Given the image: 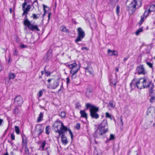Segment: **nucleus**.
Masks as SVG:
<instances>
[{
	"instance_id": "nucleus-1",
	"label": "nucleus",
	"mask_w": 155,
	"mask_h": 155,
	"mask_svg": "<svg viewBox=\"0 0 155 155\" xmlns=\"http://www.w3.org/2000/svg\"><path fill=\"white\" fill-rule=\"evenodd\" d=\"M136 80L134 78L130 84V86L131 88L136 87L140 89L142 88H147L149 87L152 81L147 78H141L138 80L136 81Z\"/></svg>"
},
{
	"instance_id": "nucleus-2",
	"label": "nucleus",
	"mask_w": 155,
	"mask_h": 155,
	"mask_svg": "<svg viewBox=\"0 0 155 155\" xmlns=\"http://www.w3.org/2000/svg\"><path fill=\"white\" fill-rule=\"evenodd\" d=\"M86 109H90V115L92 118L97 119L99 118V115L97 112L99 110V108L90 103H87L86 104Z\"/></svg>"
},
{
	"instance_id": "nucleus-3",
	"label": "nucleus",
	"mask_w": 155,
	"mask_h": 155,
	"mask_svg": "<svg viewBox=\"0 0 155 155\" xmlns=\"http://www.w3.org/2000/svg\"><path fill=\"white\" fill-rule=\"evenodd\" d=\"M126 10L131 14H133L136 10L137 2L136 0H127L126 2Z\"/></svg>"
},
{
	"instance_id": "nucleus-4",
	"label": "nucleus",
	"mask_w": 155,
	"mask_h": 155,
	"mask_svg": "<svg viewBox=\"0 0 155 155\" xmlns=\"http://www.w3.org/2000/svg\"><path fill=\"white\" fill-rule=\"evenodd\" d=\"M24 25L27 26L29 29L32 31H39L40 30L38 28V26L36 25H34L31 23V22L27 18V15L25 16L24 19Z\"/></svg>"
},
{
	"instance_id": "nucleus-5",
	"label": "nucleus",
	"mask_w": 155,
	"mask_h": 155,
	"mask_svg": "<svg viewBox=\"0 0 155 155\" xmlns=\"http://www.w3.org/2000/svg\"><path fill=\"white\" fill-rule=\"evenodd\" d=\"M34 3H31V5L29 3V1L28 0H25L24 2L22 4V10L23 12L22 14V15L27 14L30 11L31 6L32 5L33 8H34L33 5Z\"/></svg>"
},
{
	"instance_id": "nucleus-6",
	"label": "nucleus",
	"mask_w": 155,
	"mask_h": 155,
	"mask_svg": "<svg viewBox=\"0 0 155 155\" xmlns=\"http://www.w3.org/2000/svg\"><path fill=\"white\" fill-rule=\"evenodd\" d=\"M78 32V37L75 39V42L78 45V42L81 41L82 39L84 38L85 36V32L81 27H79L77 29Z\"/></svg>"
},
{
	"instance_id": "nucleus-7",
	"label": "nucleus",
	"mask_w": 155,
	"mask_h": 155,
	"mask_svg": "<svg viewBox=\"0 0 155 155\" xmlns=\"http://www.w3.org/2000/svg\"><path fill=\"white\" fill-rule=\"evenodd\" d=\"M98 127L106 132L108 131V125L107 119H105L102 121L101 123L99 125Z\"/></svg>"
},
{
	"instance_id": "nucleus-8",
	"label": "nucleus",
	"mask_w": 155,
	"mask_h": 155,
	"mask_svg": "<svg viewBox=\"0 0 155 155\" xmlns=\"http://www.w3.org/2000/svg\"><path fill=\"white\" fill-rule=\"evenodd\" d=\"M61 127H60V130H55V132L58 133L59 136L62 134H64L65 132L67 131L68 130L67 127L64 125L62 122H60Z\"/></svg>"
},
{
	"instance_id": "nucleus-9",
	"label": "nucleus",
	"mask_w": 155,
	"mask_h": 155,
	"mask_svg": "<svg viewBox=\"0 0 155 155\" xmlns=\"http://www.w3.org/2000/svg\"><path fill=\"white\" fill-rule=\"evenodd\" d=\"M23 102L22 98L20 95L16 96L15 98L14 103L16 107L21 106Z\"/></svg>"
},
{
	"instance_id": "nucleus-10",
	"label": "nucleus",
	"mask_w": 155,
	"mask_h": 155,
	"mask_svg": "<svg viewBox=\"0 0 155 155\" xmlns=\"http://www.w3.org/2000/svg\"><path fill=\"white\" fill-rule=\"evenodd\" d=\"M52 57V50L51 49H49L44 56L43 61L45 62H48L51 59Z\"/></svg>"
},
{
	"instance_id": "nucleus-11",
	"label": "nucleus",
	"mask_w": 155,
	"mask_h": 155,
	"mask_svg": "<svg viewBox=\"0 0 155 155\" xmlns=\"http://www.w3.org/2000/svg\"><path fill=\"white\" fill-rule=\"evenodd\" d=\"M64 64L66 66L68 67L69 68L71 69L70 71V73H71V71H73V72L77 71V73L79 70V68H77V64L75 62L68 65H67L66 63H64Z\"/></svg>"
},
{
	"instance_id": "nucleus-12",
	"label": "nucleus",
	"mask_w": 155,
	"mask_h": 155,
	"mask_svg": "<svg viewBox=\"0 0 155 155\" xmlns=\"http://www.w3.org/2000/svg\"><path fill=\"white\" fill-rule=\"evenodd\" d=\"M106 132L102 130H101L98 127L93 134V137L95 138H99L102 136L103 134Z\"/></svg>"
},
{
	"instance_id": "nucleus-13",
	"label": "nucleus",
	"mask_w": 155,
	"mask_h": 155,
	"mask_svg": "<svg viewBox=\"0 0 155 155\" xmlns=\"http://www.w3.org/2000/svg\"><path fill=\"white\" fill-rule=\"evenodd\" d=\"M136 71L137 73L139 75H145L146 73L143 65H140L137 66L136 68Z\"/></svg>"
},
{
	"instance_id": "nucleus-14",
	"label": "nucleus",
	"mask_w": 155,
	"mask_h": 155,
	"mask_svg": "<svg viewBox=\"0 0 155 155\" xmlns=\"http://www.w3.org/2000/svg\"><path fill=\"white\" fill-rule=\"evenodd\" d=\"M93 89L91 86H88L86 88V95L88 98H91L93 95Z\"/></svg>"
},
{
	"instance_id": "nucleus-15",
	"label": "nucleus",
	"mask_w": 155,
	"mask_h": 155,
	"mask_svg": "<svg viewBox=\"0 0 155 155\" xmlns=\"http://www.w3.org/2000/svg\"><path fill=\"white\" fill-rule=\"evenodd\" d=\"M87 66L84 68L85 70V72H88L90 74L92 75L93 74L94 71L91 65L88 63H87Z\"/></svg>"
},
{
	"instance_id": "nucleus-16",
	"label": "nucleus",
	"mask_w": 155,
	"mask_h": 155,
	"mask_svg": "<svg viewBox=\"0 0 155 155\" xmlns=\"http://www.w3.org/2000/svg\"><path fill=\"white\" fill-rule=\"evenodd\" d=\"M148 88H149L148 91L149 96H151L152 95H154V85L152 82L150 84L149 87Z\"/></svg>"
},
{
	"instance_id": "nucleus-17",
	"label": "nucleus",
	"mask_w": 155,
	"mask_h": 155,
	"mask_svg": "<svg viewBox=\"0 0 155 155\" xmlns=\"http://www.w3.org/2000/svg\"><path fill=\"white\" fill-rule=\"evenodd\" d=\"M59 85V81L58 80L57 81L54 80L52 85L51 84H49L47 87L48 88H50L52 89L56 88Z\"/></svg>"
},
{
	"instance_id": "nucleus-18",
	"label": "nucleus",
	"mask_w": 155,
	"mask_h": 155,
	"mask_svg": "<svg viewBox=\"0 0 155 155\" xmlns=\"http://www.w3.org/2000/svg\"><path fill=\"white\" fill-rule=\"evenodd\" d=\"M147 12V11L145 10V11L144 12L143 14V15L141 16V19L140 21L139 22L138 24L139 25V26H140L143 23L144 21V20L147 18V16L148 15V12L146 16H145V13Z\"/></svg>"
},
{
	"instance_id": "nucleus-19",
	"label": "nucleus",
	"mask_w": 155,
	"mask_h": 155,
	"mask_svg": "<svg viewBox=\"0 0 155 155\" xmlns=\"http://www.w3.org/2000/svg\"><path fill=\"white\" fill-rule=\"evenodd\" d=\"M60 122H62L61 121H58V120L56 122L55 124L53 125V126L54 127V129L55 132V130H60V127H61V123Z\"/></svg>"
},
{
	"instance_id": "nucleus-20",
	"label": "nucleus",
	"mask_w": 155,
	"mask_h": 155,
	"mask_svg": "<svg viewBox=\"0 0 155 155\" xmlns=\"http://www.w3.org/2000/svg\"><path fill=\"white\" fill-rule=\"evenodd\" d=\"M36 127L38 129V131H39L38 135H40L43 132L44 130V127L42 126V124H38L36 126Z\"/></svg>"
},
{
	"instance_id": "nucleus-21",
	"label": "nucleus",
	"mask_w": 155,
	"mask_h": 155,
	"mask_svg": "<svg viewBox=\"0 0 155 155\" xmlns=\"http://www.w3.org/2000/svg\"><path fill=\"white\" fill-rule=\"evenodd\" d=\"M107 53L108 55L110 56H112L113 55H117V53L115 50H111L110 49H108L107 50Z\"/></svg>"
},
{
	"instance_id": "nucleus-22",
	"label": "nucleus",
	"mask_w": 155,
	"mask_h": 155,
	"mask_svg": "<svg viewBox=\"0 0 155 155\" xmlns=\"http://www.w3.org/2000/svg\"><path fill=\"white\" fill-rule=\"evenodd\" d=\"M71 74H72V75L71 76V81L72 82H75V79H78L76 75L75 74L77 73V71H76L74 72H73V71H71Z\"/></svg>"
},
{
	"instance_id": "nucleus-23",
	"label": "nucleus",
	"mask_w": 155,
	"mask_h": 155,
	"mask_svg": "<svg viewBox=\"0 0 155 155\" xmlns=\"http://www.w3.org/2000/svg\"><path fill=\"white\" fill-rule=\"evenodd\" d=\"M61 135V141L63 144H66L68 141L67 140L66 137L65 136L64 134H62Z\"/></svg>"
},
{
	"instance_id": "nucleus-24",
	"label": "nucleus",
	"mask_w": 155,
	"mask_h": 155,
	"mask_svg": "<svg viewBox=\"0 0 155 155\" xmlns=\"http://www.w3.org/2000/svg\"><path fill=\"white\" fill-rule=\"evenodd\" d=\"M43 114L44 113H42L41 112L40 113L37 120V122H40L42 120L43 117Z\"/></svg>"
},
{
	"instance_id": "nucleus-25",
	"label": "nucleus",
	"mask_w": 155,
	"mask_h": 155,
	"mask_svg": "<svg viewBox=\"0 0 155 155\" xmlns=\"http://www.w3.org/2000/svg\"><path fill=\"white\" fill-rule=\"evenodd\" d=\"M80 114H81V117L87 118V115L86 113L84 110H81L80 111Z\"/></svg>"
},
{
	"instance_id": "nucleus-26",
	"label": "nucleus",
	"mask_w": 155,
	"mask_h": 155,
	"mask_svg": "<svg viewBox=\"0 0 155 155\" xmlns=\"http://www.w3.org/2000/svg\"><path fill=\"white\" fill-rule=\"evenodd\" d=\"M22 147H24L25 146H26L27 145V141L25 139H24V138L23 137V136H22Z\"/></svg>"
},
{
	"instance_id": "nucleus-27",
	"label": "nucleus",
	"mask_w": 155,
	"mask_h": 155,
	"mask_svg": "<svg viewBox=\"0 0 155 155\" xmlns=\"http://www.w3.org/2000/svg\"><path fill=\"white\" fill-rule=\"evenodd\" d=\"M46 134H49L50 133L51 130L50 127L49 125L47 126L45 129Z\"/></svg>"
},
{
	"instance_id": "nucleus-28",
	"label": "nucleus",
	"mask_w": 155,
	"mask_h": 155,
	"mask_svg": "<svg viewBox=\"0 0 155 155\" xmlns=\"http://www.w3.org/2000/svg\"><path fill=\"white\" fill-rule=\"evenodd\" d=\"M61 28H62L61 31L62 32H68V30L67 29L66 26L64 25H62L61 26Z\"/></svg>"
},
{
	"instance_id": "nucleus-29",
	"label": "nucleus",
	"mask_w": 155,
	"mask_h": 155,
	"mask_svg": "<svg viewBox=\"0 0 155 155\" xmlns=\"http://www.w3.org/2000/svg\"><path fill=\"white\" fill-rule=\"evenodd\" d=\"M109 105L111 107L114 108L115 106V104L114 100H112L109 101Z\"/></svg>"
},
{
	"instance_id": "nucleus-30",
	"label": "nucleus",
	"mask_w": 155,
	"mask_h": 155,
	"mask_svg": "<svg viewBox=\"0 0 155 155\" xmlns=\"http://www.w3.org/2000/svg\"><path fill=\"white\" fill-rule=\"evenodd\" d=\"M8 75L9 80L11 79H14L16 77L15 74L12 73H9L8 74Z\"/></svg>"
},
{
	"instance_id": "nucleus-31",
	"label": "nucleus",
	"mask_w": 155,
	"mask_h": 155,
	"mask_svg": "<svg viewBox=\"0 0 155 155\" xmlns=\"http://www.w3.org/2000/svg\"><path fill=\"white\" fill-rule=\"evenodd\" d=\"M143 31V27H141L138 30H137L135 32V34L137 36L139 35L140 32H142Z\"/></svg>"
},
{
	"instance_id": "nucleus-32",
	"label": "nucleus",
	"mask_w": 155,
	"mask_h": 155,
	"mask_svg": "<svg viewBox=\"0 0 155 155\" xmlns=\"http://www.w3.org/2000/svg\"><path fill=\"white\" fill-rule=\"evenodd\" d=\"M43 10H44V13L43 14V17H44L45 16V15L47 12H46V8H48V7L46 5H45L43 4Z\"/></svg>"
},
{
	"instance_id": "nucleus-33",
	"label": "nucleus",
	"mask_w": 155,
	"mask_h": 155,
	"mask_svg": "<svg viewBox=\"0 0 155 155\" xmlns=\"http://www.w3.org/2000/svg\"><path fill=\"white\" fill-rule=\"evenodd\" d=\"M25 153L27 155H28L29 154V150L28 149L27 146H25Z\"/></svg>"
},
{
	"instance_id": "nucleus-34",
	"label": "nucleus",
	"mask_w": 155,
	"mask_h": 155,
	"mask_svg": "<svg viewBox=\"0 0 155 155\" xmlns=\"http://www.w3.org/2000/svg\"><path fill=\"white\" fill-rule=\"evenodd\" d=\"M150 96L151 97V98L150 99V102L151 103H153L155 99V97L154 96V95H152Z\"/></svg>"
},
{
	"instance_id": "nucleus-35",
	"label": "nucleus",
	"mask_w": 155,
	"mask_h": 155,
	"mask_svg": "<svg viewBox=\"0 0 155 155\" xmlns=\"http://www.w3.org/2000/svg\"><path fill=\"white\" fill-rule=\"evenodd\" d=\"M146 63L150 68L153 69V65L152 63L147 61H146Z\"/></svg>"
},
{
	"instance_id": "nucleus-36",
	"label": "nucleus",
	"mask_w": 155,
	"mask_h": 155,
	"mask_svg": "<svg viewBox=\"0 0 155 155\" xmlns=\"http://www.w3.org/2000/svg\"><path fill=\"white\" fill-rule=\"evenodd\" d=\"M15 129L16 133L17 134H19L20 132L19 127L18 126H15Z\"/></svg>"
},
{
	"instance_id": "nucleus-37",
	"label": "nucleus",
	"mask_w": 155,
	"mask_h": 155,
	"mask_svg": "<svg viewBox=\"0 0 155 155\" xmlns=\"http://www.w3.org/2000/svg\"><path fill=\"white\" fill-rule=\"evenodd\" d=\"M44 150L46 151V152L48 155H50V153H51V149L47 147Z\"/></svg>"
},
{
	"instance_id": "nucleus-38",
	"label": "nucleus",
	"mask_w": 155,
	"mask_h": 155,
	"mask_svg": "<svg viewBox=\"0 0 155 155\" xmlns=\"http://www.w3.org/2000/svg\"><path fill=\"white\" fill-rule=\"evenodd\" d=\"M46 142L45 140L41 144L42 150H44L45 147Z\"/></svg>"
},
{
	"instance_id": "nucleus-39",
	"label": "nucleus",
	"mask_w": 155,
	"mask_h": 155,
	"mask_svg": "<svg viewBox=\"0 0 155 155\" xmlns=\"http://www.w3.org/2000/svg\"><path fill=\"white\" fill-rule=\"evenodd\" d=\"M19 110L18 109L15 107V109L13 110V113L17 115L18 114Z\"/></svg>"
},
{
	"instance_id": "nucleus-40",
	"label": "nucleus",
	"mask_w": 155,
	"mask_h": 155,
	"mask_svg": "<svg viewBox=\"0 0 155 155\" xmlns=\"http://www.w3.org/2000/svg\"><path fill=\"white\" fill-rule=\"evenodd\" d=\"M59 115L62 118L66 116V113L64 111L61 112L60 114H59Z\"/></svg>"
},
{
	"instance_id": "nucleus-41",
	"label": "nucleus",
	"mask_w": 155,
	"mask_h": 155,
	"mask_svg": "<svg viewBox=\"0 0 155 155\" xmlns=\"http://www.w3.org/2000/svg\"><path fill=\"white\" fill-rule=\"evenodd\" d=\"M115 136L114 135L110 134V137L108 139V140L110 141L111 140H113L115 139Z\"/></svg>"
},
{
	"instance_id": "nucleus-42",
	"label": "nucleus",
	"mask_w": 155,
	"mask_h": 155,
	"mask_svg": "<svg viewBox=\"0 0 155 155\" xmlns=\"http://www.w3.org/2000/svg\"><path fill=\"white\" fill-rule=\"evenodd\" d=\"M45 90V89H42V90H41V91H39L38 95V97H40L42 96V95L43 94L42 91H44Z\"/></svg>"
},
{
	"instance_id": "nucleus-43",
	"label": "nucleus",
	"mask_w": 155,
	"mask_h": 155,
	"mask_svg": "<svg viewBox=\"0 0 155 155\" xmlns=\"http://www.w3.org/2000/svg\"><path fill=\"white\" fill-rule=\"evenodd\" d=\"M75 127L76 129L79 130L80 128V124L79 123H77L76 126H75Z\"/></svg>"
},
{
	"instance_id": "nucleus-44",
	"label": "nucleus",
	"mask_w": 155,
	"mask_h": 155,
	"mask_svg": "<svg viewBox=\"0 0 155 155\" xmlns=\"http://www.w3.org/2000/svg\"><path fill=\"white\" fill-rule=\"evenodd\" d=\"M120 6L118 5H117V7H116V12L117 15L119 14V11H120Z\"/></svg>"
},
{
	"instance_id": "nucleus-45",
	"label": "nucleus",
	"mask_w": 155,
	"mask_h": 155,
	"mask_svg": "<svg viewBox=\"0 0 155 155\" xmlns=\"http://www.w3.org/2000/svg\"><path fill=\"white\" fill-rule=\"evenodd\" d=\"M68 131L70 135H71V140H72L73 139V134L71 130L70 129H68Z\"/></svg>"
},
{
	"instance_id": "nucleus-46",
	"label": "nucleus",
	"mask_w": 155,
	"mask_h": 155,
	"mask_svg": "<svg viewBox=\"0 0 155 155\" xmlns=\"http://www.w3.org/2000/svg\"><path fill=\"white\" fill-rule=\"evenodd\" d=\"M78 79H75V81L74 82H72L74 84H79V82H78V81L79 80V78L78 77H77Z\"/></svg>"
},
{
	"instance_id": "nucleus-47",
	"label": "nucleus",
	"mask_w": 155,
	"mask_h": 155,
	"mask_svg": "<svg viewBox=\"0 0 155 155\" xmlns=\"http://www.w3.org/2000/svg\"><path fill=\"white\" fill-rule=\"evenodd\" d=\"M111 115L108 112H106L105 113V116L107 118H110V116H111Z\"/></svg>"
},
{
	"instance_id": "nucleus-48",
	"label": "nucleus",
	"mask_w": 155,
	"mask_h": 155,
	"mask_svg": "<svg viewBox=\"0 0 155 155\" xmlns=\"http://www.w3.org/2000/svg\"><path fill=\"white\" fill-rule=\"evenodd\" d=\"M51 73L49 71H47L45 72V74L47 76H48L50 75Z\"/></svg>"
},
{
	"instance_id": "nucleus-49",
	"label": "nucleus",
	"mask_w": 155,
	"mask_h": 155,
	"mask_svg": "<svg viewBox=\"0 0 155 155\" xmlns=\"http://www.w3.org/2000/svg\"><path fill=\"white\" fill-rule=\"evenodd\" d=\"M19 46L21 48H24L27 47V46L24 44H21Z\"/></svg>"
},
{
	"instance_id": "nucleus-50",
	"label": "nucleus",
	"mask_w": 155,
	"mask_h": 155,
	"mask_svg": "<svg viewBox=\"0 0 155 155\" xmlns=\"http://www.w3.org/2000/svg\"><path fill=\"white\" fill-rule=\"evenodd\" d=\"M32 16H33V18L34 19H36L39 18V17L37 16V15L35 14H32Z\"/></svg>"
},
{
	"instance_id": "nucleus-51",
	"label": "nucleus",
	"mask_w": 155,
	"mask_h": 155,
	"mask_svg": "<svg viewBox=\"0 0 155 155\" xmlns=\"http://www.w3.org/2000/svg\"><path fill=\"white\" fill-rule=\"evenodd\" d=\"M11 138L12 140H14L15 139V136L14 134L13 133H12L11 134Z\"/></svg>"
},
{
	"instance_id": "nucleus-52",
	"label": "nucleus",
	"mask_w": 155,
	"mask_h": 155,
	"mask_svg": "<svg viewBox=\"0 0 155 155\" xmlns=\"http://www.w3.org/2000/svg\"><path fill=\"white\" fill-rule=\"evenodd\" d=\"M120 123L121 124L122 126H123V125L124 124V123L123 121L122 118V117L121 116H120Z\"/></svg>"
},
{
	"instance_id": "nucleus-53",
	"label": "nucleus",
	"mask_w": 155,
	"mask_h": 155,
	"mask_svg": "<svg viewBox=\"0 0 155 155\" xmlns=\"http://www.w3.org/2000/svg\"><path fill=\"white\" fill-rule=\"evenodd\" d=\"M66 84L67 85H68V84L70 82V79L68 77H67L66 78Z\"/></svg>"
},
{
	"instance_id": "nucleus-54",
	"label": "nucleus",
	"mask_w": 155,
	"mask_h": 155,
	"mask_svg": "<svg viewBox=\"0 0 155 155\" xmlns=\"http://www.w3.org/2000/svg\"><path fill=\"white\" fill-rule=\"evenodd\" d=\"M81 107V105L79 103H77L76 104V108H79Z\"/></svg>"
},
{
	"instance_id": "nucleus-55",
	"label": "nucleus",
	"mask_w": 155,
	"mask_h": 155,
	"mask_svg": "<svg viewBox=\"0 0 155 155\" xmlns=\"http://www.w3.org/2000/svg\"><path fill=\"white\" fill-rule=\"evenodd\" d=\"M18 52L16 49H15L13 52V54L14 56H17V55Z\"/></svg>"
},
{
	"instance_id": "nucleus-56",
	"label": "nucleus",
	"mask_w": 155,
	"mask_h": 155,
	"mask_svg": "<svg viewBox=\"0 0 155 155\" xmlns=\"http://www.w3.org/2000/svg\"><path fill=\"white\" fill-rule=\"evenodd\" d=\"M4 69V67L0 63V72L2 71Z\"/></svg>"
},
{
	"instance_id": "nucleus-57",
	"label": "nucleus",
	"mask_w": 155,
	"mask_h": 155,
	"mask_svg": "<svg viewBox=\"0 0 155 155\" xmlns=\"http://www.w3.org/2000/svg\"><path fill=\"white\" fill-rule=\"evenodd\" d=\"M3 122V120L2 119H0V126H2V123Z\"/></svg>"
},
{
	"instance_id": "nucleus-58",
	"label": "nucleus",
	"mask_w": 155,
	"mask_h": 155,
	"mask_svg": "<svg viewBox=\"0 0 155 155\" xmlns=\"http://www.w3.org/2000/svg\"><path fill=\"white\" fill-rule=\"evenodd\" d=\"M51 14V13H48V22L50 18V16Z\"/></svg>"
},
{
	"instance_id": "nucleus-59",
	"label": "nucleus",
	"mask_w": 155,
	"mask_h": 155,
	"mask_svg": "<svg viewBox=\"0 0 155 155\" xmlns=\"http://www.w3.org/2000/svg\"><path fill=\"white\" fill-rule=\"evenodd\" d=\"M39 106L41 108H43V109H44V110H47L46 109H45V107H43L41 105H39Z\"/></svg>"
},
{
	"instance_id": "nucleus-60",
	"label": "nucleus",
	"mask_w": 155,
	"mask_h": 155,
	"mask_svg": "<svg viewBox=\"0 0 155 155\" xmlns=\"http://www.w3.org/2000/svg\"><path fill=\"white\" fill-rule=\"evenodd\" d=\"M82 49H85L87 51L88 50V48L86 47H83L82 48Z\"/></svg>"
},
{
	"instance_id": "nucleus-61",
	"label": "nucleus",
	"mask_w": 155,
	"mask_h": 155,
	"mask_svg": "<svg viewBox=\"0 0 155 155\" xmlns=\"http://www.w3.org/2000/svg\"><path fill=\"white\" fill-rule=\"evenodd\" d=\"M53 80V79H48L47 80V81L48 83H50L52 80Z\"/></svg>"
},
{
	"instance_id": "nucleus-62",
	"label": "nucleus",
	"mask_w": 155,
	"mask_h": 155,
	"mask_svg": "<svg viewBox=\"0 0 155 155\" xmlns=\"http://www.w3.org/2000/svg\"><path fill=\"white\" fill-rule=\"evenodd\" d=\"M110 119L111 120H114V117L113 116H112L111 115V116H110Z\"/></svg>"
},
{
	"instance_id": "nucleus-63",
	"label": "nucleus",
	"mask_w": 155,
	"mask_h": 155,
	"mask_svg": "<svg viewBox=\"0 0 155 155\" xmlns=\"http://www.w3.org/2000/svg\"><path fill=\"white\" fill-rule=\"evenodd\" d=\"M11 60V58H10V56H9V58H8V64L9 63V62H10V60Z\"/></svg>"
},
{
	"instance_id": "nucleus-64",
	"label": "nucleus",
	"mask_w": 155,
	"mask_h": 155,
	"mask_svg": "<svg viewBox=\"0 0 155 155\" xmlns=\"http://www.w3.org/2000/svg\"><path fill=\"white\" fill-rule=\"evenodd\" d=\"M10 155H14V153L13 151H11L10 152Z\"/></svg>"
}]
</instances>
